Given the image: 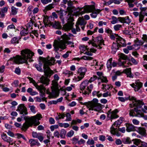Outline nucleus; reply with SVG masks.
<instances>
[{
  "label": "nucleus",
  "mask_w": 147,
  "mask_h": 147,
  "mask_svg": "<svg viewBox=\"0 0 147 147\" xmlns=\"http://www.w3.org/2000/svg\"><path fill=\"white\" fill-rule=\"evenodd\" d=\"M21 55H17L12 59L13 61L16 64L27 63V60L31 59L34 55V53L28 49H26L21 51Z\"/></svg>",
  "instance_id": "nucleus-1"
},
{
  "label": "nucleus",
  "mask_w": 147,
  "mask_h": 147,
  "mask_svg": "<svg viewBox=\"0 0 147 147\" xmlns=\"http://www.w3.org/2000/svg\"><path fill=\"white\" fill-rule=\"evenodd\" d=\"M42 118V115L40 114H37L36 115L30 118L25 117L24 119L26 121V122L23 124L22 129L25 131L29 127L32 126L33 124L35 126L39 125L40 122L38 120Z\"/></svg>",
  "instance_id": "nucleus-2"
},
{
  "label": "nucleus",
  "mask_w": 147,
  "mask_h": 147,
  "mask_svg": "<svg viewBox=\"0 0 147 147\" xmlns=\"http://www.w3.org/2000/svg\"><path fill=\"white\" fill-rule=\"evenodd\" d=\"M40 60L44 63L43 69L45 75L47 76L50 77L54 73L53 71L51 69L49 66L51 65L54 64L55 60L54 58L51 57L49 59H47L42 57H39Z\"/></svg>",
  "instance_id": "nucleus-3"
},
{
  "label": "nucleus",
  "mask_w": 147,
  "mask_h": 147,
  "mask_svg": "<svg viewBox=\"0 0 147 147\" xmlns=\"http://www.w3.org/2000/svg\"><path fill=\"white\" fill-rule=\"evenodd\" d=\"M128 98L130 100H133L132 103L129 104V107L130 108L135 107L134 110L136 113L135 116L139 117H142L143 113L140 110L138 109L141 108L142 106L144 105V103L140 100H137L136 98L133 97H130L129 96Z\"/></svg>",
  "instance_id": "nucleus-4"
},
{
  "label": "nucleus",
  "mask_w": 147,
  "mask_h": 147,
  "mask_svg": "<svg viewBox=\"0 0 147 147\" xmlns=\"http://www.w3.org/2000/svg\"><path fill=\"white\" fill-rule=\"evenodd\" d=\"M73 7H68L67 9L68 12V14L66 16V18L67 19V23L65 24L63 27V29L66 31L69 30L71 28L74 24L73 23L74 20L73 15L72 14Z\"/></svg>",
  "instance_id": "nucleus-5"
},
{
  "label": "nucleus",
  "mask_w": 147,
  "mask_h": 147,
  "mask_svg": "<svg viewBox=\"0 0 147 147\" xmlns=\"http://www.w3.org/2000/svg\"><path fill=\"white\" fill-rule=\"evenodd\" d=\"M98 100L96 98H94L92 101L88 103H83L80 102V103L86 106L89 110H94L96 111H99L102 109V105L98 103Z\"/></svg>",
  "instance_id": "nucleus-6"
},
{
  "label": "nucleus",
  "mask_w": 147,
  "mask_h": 147,
  "mask_svg": "<svg viewBox=\"0 0 147 147\" xmlns=\"http://www.w3.org/2000/svg\"><path fill=\"white\" fill-rule=\"evenodd\" d=\"M62 37L64 40L58 41L55 40L54 42L53 46L54 47V50L56 52L59 50V48L63 50L65 49L66 47L65 44L66 42L65 41L70 39L68 36L65 34L63 35Z\"/></svg>",
  "instance_id": "nucleus-7"
},
{
  "label": "nucleus",
  "mask_w": 147,
  "mask_h": 147,
  "mask_svg": "<svg viewBox=\"0 0 147 147\" xmlns=\"http://www.w3.org/2000/svg\"><path fill=\"white\" fill-rule=\"evenodd\" d=\"M28 78L29 79L30 81V82L32 83L36 89L39 91L40 93V96L42 97H44L45 94V88L42 85H41L40 86L38 85L37 84L32 78L28 77Z\"/></svg>",
  "instance_id": "nucleus-8"
},
{
  "label": "nucleus",
  "mask_w": 147,
  "mask_h": 147,
  "mask_svg": "<svg viewBox=\"0 0 147 147\" xmlns=\"http://www.w3.org/2000/svg\"><path fill=\"white\" fill-rule=\"evenodd\" d=\"M86 21L83 18L80 17L78 19L77 22H76V28H72L70 29H71L72 32L74 34H76L77 32H79L80 31V28L79 26L80 25L81 26H85L86 24Z\"/></svg>",
  "instance_id": "nucleus-9"
},
{
  "label": "nucleus",
  "mask_w": 147,
  "mask_h": 147,
  "mask_svg": "<svg viewBox=\"0 0 147 147\" xmlns=\"http://www.w3.org/2000/svg\"><path fill=\"white\" fill-rule=\"evenodd\" d=\"M88 42L92 44V46L96 47H99L98 48L101 49L102 47L100 45L103 44V40L101 37L98 36L93 39L92 40H90Z\"/></svg>",
  "instance_id": "nucleus-10"
},
{
  "label": "nucleus",
  "mask_w": 147,
  "mask_h": 147,
  "mask_svg": "<svg viewBox=\"0 0 147 147\" xmlns=\"http://www.w3.org/2000/svg\"><path fill=\"white\" fill-rule=\"evenodd\" d=\"M111 18L112 20L111 22V23L112 24H115L117 23L118 20L119 22L123 23L129 24L131 22L128 16H126L124 18L119 17L117 18L116 17L113 16Z\"/></svg>",
  "instance_id": "nucleus-11"
},
{
  "label": "nucleus",
  "mask_w": 147,
  "mask_h": 147,
  "mask_svg": "<svg viewBox=\"0 0 147 147\" xmlns=\"http://www.w3.org/2000/svg\"><path fill=\"white\" fill-rule=\"evenodd\" d=\"M51 92L48 90H47V94H49V98H56L58 96L59 94V88H51Z\"/></svg>",
  "instance_id": "nucleus-12"
},
{
  "label": "nucleus",
  "mask_w": 147,
  "mask_h": 147,
  "mask_svg": "<svg viewBox=\"0 0 147 147\" xmlns=\"http://www.w3.org/2000/svg\"><path fill=\"white\" fill-rule=\"evenodd\" d=\"M16 111H19L21 114L26 115L28 113L27 108L24 104L20 105L18 106Z\"/></svg>",
  "instance_id": "nucleus-13"
},
{
  "label": "nucleus",
  "mask_w": 147,
  "mask_h": 147,
  "mask_svg": "<svg viewBox=\"0 0 147 147\" xmlns=\"http://www.w3.org/2000/svg\"><path fill=\"white\" fill-rule=\"evenodd\" d=\"M86 13L91 12L93 11L95 9V7L94 5H86L84 7L80 8L78 7L77 9H78L79 11H81L83 8Z\"/></svg>",
  "instance_id": "nucleus-14"
},
{
  "label": "nucleus",
  "mask_w": 147,
  "mask_h": 147,
  "mask_svg": "<svg viewBox=\"0 0 147 147\" xmlns=\"http://www.w3.org/2000/svg\"><path fill=\"white\" fill-rule=\"evenodd\" d=\"M111 109L107 113V116L110 118L111 120V121H112V119H115L118 117V116L116 115L117 111L116 110H115L112 112H111Z\"/></svg>",
  "instance_id": "nucleus-15"
},
{
  "label": "nucleus",
  "mask_w": 147,
  "mask_h": 147,
  "mask_svg": "<svg viewBox=\"0 0 147 147\" xmlns=\"http://www.w3.org/2000/svg\"><path fill=\"white\" fill-rule=\"evenodd\" d=\"M142 83L139 81H136L135 83H133L131 84V86L134 88L135 90L138 91L142 87Z\"/></svg>",
  "instance_id": "nucleus-16"
},
{
  "label": "nucleus",
  "mask_w": 147,
  "mask_h": 147,
  "mask_svg": "<svg viewBox=\"0 0 147 147\" xmlns=\"http://www.w3.org/2000/svg\"><path fill=\"white\" fill-rule=\"evenodd\" d=\"M86 71V69L85 68H80L79 69L78 72L80 73V76L78 77V80H77L78 81L80 80L83 78Z\"/></svg>",
  "instance_id": "nucleus-17"
},
{
  "label": "nucleus",
  "mask_w": 147,
  "mask_h": 147,
  "mask_svg": "<svg viewBox=\"0 0 147 147\" xmlns=\"http://www.w3.org/2000/svg\"><path fill=\"white\" fill-rule=\"evenodd\" d=\"M116 41L119 45V47H124L126 46L125 40L120 36L116 38Z\"/></svg>",
  "instance_id": "nucleus-18"
},
{
  "label": "nucleus",
  "mask_w": 147,
  "mask_h": 147,
  "mask_svg": "<svg viewBox=\"0 0 147 147\" xmlns=\"http://www.w3.org/2000/svg\"><path fill=\"white\" fill-rule=\"evenodd\" d=\"M1 137L4 141L9 143L10 144H13V143H10L13 141V139L8 137L6 134L3 133L1 135Z\"/></svg>",
  "instance_id": "nucleus-19"
},
{
  "label": "nucleus",
  "mask_w": 147,
  "mask_h": 147,
  "mask_svg": "<svg viewBox=\"0 0 147 147\" xmlns=\"http://www.w3.org/2000/svg\"><path fill=\"white\" fill-rule=\"evenodd\" d=\"M51 19H52V18L49 17L47 16H44L43 22L46 27L51 25L52 22L50 20Z\"/></svg>",
  "instance_id": "nucleus-20"
},
{
  "label": "nucleus",
  "mask_w": 147,
  "mask_h": 147,
  "mask_svg": "<svg viewBox=\"0 0 147 147\" xmlns=\"http://www.w3.org/2000/svg\"><path fill=\"white\" fill-rule=\"evenodd\" d=\"M50 80L47 77L42 76L40 79V82L44 84L47 85L49 84Z\"/></svg>",
  "instance_id": "nucleus-21"
},
{
  "label": "nucleus",
  "mask_w": 147,
  "mask_h": 147,
  "mask_svg": "<svg viewBox=\"0 0 147 147\" xmlns=\"http://www.w3.org/2000/svg\"><path fill=\"white\" fill-rule=\"evenodd\" d=\"M118 64L119 66H122L124 67H129L131 65L130 63L127 62L126 61L123 62H121V61L118 62Z\"/></svg>",
  "instance_id": "nucleus-22"
},
{
  "label": "nucleus",
  "mask_w": 147,
  "mask_h": 147,
  "mask_svg": "<svg viewBox=\"0 0 147 147\" xmlns=\"http://www.w3.org/2000/svg\"><path fill=\"white\" fill-rule=\"evenodd\" d=\"M89 82L85 80L83 82L80 84V88L81 90H83L88 85Z\"/></svg>",
  "instance_id": "nucleus-23"
},
{
  "label": "nucleus",
  "mask_w": 147,
  "mask_h": 147,
  "mask_svg": "<svg viewBox=\"0 0 147 147\" xmlns=\"http://www.w3.org/2000/svg\"><path fill=\"white\" fill-rule=\"evenodd\" d=\"M93 88V85L92 84H91L89 86H87L86 89V90H85L84 92L83 93V94L86 95L89 94L91 91L92 89Z\"/></svg>",
  "instance_id": "nucleus-24"
},
{
  "label": "nucleus",
  "mask_w": 147,
  "mask_h": 147,
  "mask_svg": "<svg viewBox=\"0 0 147 147\" xmlns=\"http://www.w3.org/2000/svg\"><path fill=\"white\" fill-rule=\"evenodd\" d=\"M58 14L60 16V18L62 21L64 23L63 15H66L67 13V11H57Z\"/></svg>",
  "instance_id": "nucleus-25"
},
{
  "label": "nucleus",
  "mask_w": 147,
  "mask_h": 147,
  "mask_svg": "<svg viewBox=\"0 0 147 147\" xmlns=\"http://www.w3.org/2000/svg\"><path fill=\"white\" fill-rule=\"evenodd\" d=\"M110 132L111 134L114 135H116L117 136H120L121 134L115 128H111Z\"/></svg>",
  "instance_id": "nucleus-26"
},
{
  "label": "nucleus",
  "mask_w": 147,
  "mask_h": 147,
  "mask_svg": "<svg viewBox=\"0 0 147 147\" xmlns=\"http://www.w3.org/2000/svg\"><path fill=\"white\" fill-rule=\"evenodd\" d=\"M126 127V130L128 132L133 131L135 129V127L132 124H127Z\"/></svg>",
  "instance_id": "nucleus-27"
},
{
  "label": "nucleus",
  "mask_w": 147,
  "mask_h": 147,
  "mask_svg": "<svg viewBox=\"0 0 147 147\" xmlns=\"http://www.w3.org/2000/svg\"><path fill=\"white\" fill-rule=\"evenodd\" d=\"M50 25L52 26L54 28L56 29H59L61 28L60 24L58 22H55L54 23L51 22Z\"/></svg>",
  "instance_id": "nucleus-28"
},
{
  "label": "nucleus",
  "mask_w": 147,
  "mask_h": 147,
  "mask_svg": "<svg viewBox=\"0 0 147 147\" xmlns=\"http://www.w3.org/2000/svg\"><path fill=\"white\" fill-rule=\"evenodd\" d=\"M125 71L127 77H129L130 78H132L133 77L131 72V68H127Z\"/></svg>",
  "instance_id": "nucleus-29"
},
{
  "label": "nucleus",
  "mask_w": 147,
  "mask_h": 147,
  "mask_svg": "<svg viewBox=\"0 0 147 147\" xmlns=\"http://www.w3.org/2000/svg\"><path fill=\"white\" fill-rule=\"evenodd\" d=\"M138 130V132L140 134L143 136H146V130L144 128L139 127Z\"/></svg>",
  "instance_id": "nucleus-30"
},
{
  "label": "nucleus",
  "mask_w": 147,
  "mask_h": 147,
  "mask_svg": "<svg viewBox=\"0 0 147 147\" xmlns=\"http://www.w3.org/2000/svg\"><path fill=\"white\" fill-rule=\"evenodd\" d=\"M119 57V62L121 61V59L126 60L128 59L127 56L126 55L122 53H121L120 54Z\"/></svg>",
  "instance_id": "nucleus-31"
},
{
  "label": "nucleus",
  "mask_w": 147,
  "mask_h": 147,
  "mask_svg": "<svg viewBox=\"0 0 147 147\" xmlns=\"http://www.w3.org/2000/svg\"><path fill=\"white\" fill-rule=\"evenodd\" d=\"M27 91L28 92L30 93V94L32 96H34L38 94V93L36 91H33V90L31 88H29Z\"/></svg>",
  "instance_id": "nucleus-32"
},
{
  "label": "nucleus",
  "mask_w": 147,
  "mask_h": 147,
  "mask_svg": "<svg viewBox=\"0 0 147 147\" xmlns=\"http://www.w3.org/2000/svg\"><path fill=\"white\" fill-rule=\"evenodd\" d=\"M119 47H119V45L117 42L114 43V42L112 46V49L113 50H114V51H115L119 49Z\"/></svg>",
  "instance_id": "nucleus-33"
},
{
  "label": "nucleus",
  "mask_w": 147,
  "mask_h": 147,
  "mask_svg": "<svg viewBox=\"0 0 147 147\" xmlns=\"http://www.w3.org/2000/svg\"><path fill=\"white\" fill-rule=\"evenodd\" d=\"M52 82V86H51V88H59L57 81L53 80Z\"/></svg>",
  "instance_id": "nucleus-34"
},
{
  "label": "nucleus",
  "mask_w": 147,
  "mask_h": 147,
  "mask_svg": "<svg viewBox=\"0 0 147 147\" xmlns=\"http://www.w3.org/2000/svg\"><path fill=\"white\" fill-rule=\"evenodd\" d=\"M18 12V9L14 6H12L11 7V14L15 15H16Z\"/></svg>",
  "instance_id": "nucleus-35"
},
{
  "label": "nucleus",
  "mask_w": 147,
  "mask_h": 147,
  "mask_svg": "<svg viewBox=\"0 0 147 147\" xmlns=\"http://www.w3.org/2000/svg\"><path fill=\"white\" fill-rule=\"evenodd\" d=\"M112 61V58H111L108 61L107 63V68L110 70L112 66H111V63Z\"/></svg>",
  "instance_id": "nucleus-36"
},
{
  "label": "nucleus",
  "mask_w": 147,
  "mask_h": 147,
  "mask_svg": "<svg viewBox=\"0 0 147 147\" xmlns=\"http://www.w3.org/2000/svg\"><path fill=\"white\" fill-rule=\"evenodd\" d=\"M66 133V131L64 129H62L60 133V137L62 138H65V135Z\"/></svg>",
  "instance_id": "nucleus-37"
},
{
  "label": "nucleus",
  "mask_w": 147,
  "mask_h": 147,
  "mask_svg": "<svg viewBox=\"0 0 147 147\" xmlns=\"http://www.w3.org/2000/svg\"><path fill=\"white\" fill-rule=\"evenodd\" d=\"M132 141L134 142L133 143L134 144L138 146H139V145L140 143L141 142V140L140 139H133Z\"/></svg>",
  "instance_id": "nucleus-38"
},
{
  "label": "nucleus",
  "mask_w": 147,
  "mask_h": 147,
  "mask_svg": "<svg viewBox=\"0 0 147 147\" xmlns=\"http://www.w3.org/2000/svg\"><path fill=\"white\" fill-rule=\"evenodd\" d=\"M53 8V5H49L45 7V9L44 10H43V11L45 13L47 11L50 10Z\"/></svg>",
  "instance_id": "nucleus-39"
},
{
  "label": "nucleus",
  "mask_w": 147,
  "mask_h": 147,
  "mask_svg": "<svg viewBox=\"0 0 147 147\" xmlns=\"http://www.w3.org/2000/svg\"><path fill=\"white\" fill-rule=\"evenodd\" d=\"M125 1L127 2L130 7H133L134 6V4L133 3L134 2V0H125Z\"/></svg>",
  "instance_id": "nucleus-40"
},
{
  "label": "nucleus",
  "mask_w": 147,
  "mask_h": 147,
  "mask_svg": "<svg viewBox=\"0 0 147 147\" xmlns=\"http://www.w3.org/2000/svg\"><path fill=\"white\" fill-rule=\"evenodd\" d=\"M11 42V43L12 44H14L16 43H18L19 42L18 39L16 37H14V38H12Z\"/></svg>",
  "instance_id": "nucleus-41"
},
{
  "label": "nucleus",
  "mask_w": 147,
  "mask_h": 147,
  "mask_svg": "<svg viewBox=\"0 0 147 147\" xmlns=\"http://www.w3.org/2000/svg\"><path fill=\"white\" fill-rule=\"evenodd\" d=\"M123 142L125 144H129L131 143V142L129 138H127L124 139L123 141Z\"/></svg>",
  "instance_id": "nucleus-42"
},
{
  "label": "nucleus",
  "mask_w": 147,
  "mask_h": 147,
  "mask_svg": "<svg viewBox=\"0 0 147 147\" xmlns=\"http://www.w3.org/2000/svg\"><path fill=\"white\" fill-rule=\"evenodd\" d=\"M74 132L73 130H71L68 132L66 135L67 137H71L74 135Z\"/></svg>",
  "instance_id": "nucleus-43"
},
{
  "label": "nucleus",
  "mask_w": 147,
  "mask_h": 147,
  "mask_svg": "<svg viewBox=\"0 0 147 147\" xmlns=\"http://www.w3.org/2000/svg\"><path fill=\"white\" fill-rule=\"evenodd\" d=\"M66 119L65 120L66 121H71V116L70 114L67 113L66 114Z\"/></svg>",
  "instance_id": "nucleus-44"
},
{
  "label": "nucleus",
  "mask_w": 147,
  "mask_h": 147,
  "mask_svg": "<svg viewBox=\"0 0 147 147\" xmlns=\"http://www.w3.org/2000/svg\"><path fill=\"white\" fill-rule=\"evenodd\" d=\"M93 96L97 95V96L99 97L101 96L102 94L100 93L99 91H94L92 93Z\"/></svg>",
  "instance_id": "nucleus-45"
},
{
  "label": "nucleus",
  "mask_w": 147,
  "mask_h": 147,
  "mask_svg": "<svg viewBox=\"0 0 147 147\" xmlns=\"http://www.w3.org/2000/svg\"><path fill=\"white\" fill-rule=\"evenodd\" d=\"M28 33L27 29L24 28L21 32L20 34L24 36Z\"/></svg>",
  "instance_id": "nucleus-46"
},
{
  "label": "nucleus",
  "mask_w": 147,
  "mask_h": 147,
  "mask_svg": "<svg viewBox=\"0 0 147 147\" xmlns=\"http://www.w3.org/2000/svg\"><path fill=\"white\" fill-rule=\"evenodd\" d=\"M103 87L102 88L105 89L106 90H109L111 88H112L111 86L109 85L102 84Z\"/></svg>",
  "instance_id": "nucleus-47"
},
{
  "label": "nucleus",
  "mask_w": 147,
  "mask_h": 147,
  "mask_svg": "<svg viewBox=\"0 0 147 147\" xmlns=\"http://www.w3.org/2000/svg\"><path fill=\"white\" fill-rule=\"evenodd\" d=\"M122 27V25L120 24H117L114 26V29L115 31H118L120 28Z\"/></svg>",
  "instance_id": "nucleus-48"
},
{
  "label": "nucleus",
  "mask_w": 147,
  "mask_h": 147,
  "mask_svg": "<svg viewBox=\"0 0 147 147\" xmlns=\"http://www.w3.org/2000/svg\"><path fill=\"white\" fill-rule=\"evenodd\" d=\"M97 78V77L96 76L94 75L92 77H91L90 79L88 81L89 82H91L94 81Z\"/></svg>",
  "instance_id": "nucleus-49"
},
{
  "label": "nucleus",
  "mask_w": 147,
  "mask_h": 147,
  "mask_svg": "<svg viewBox=\"0 0 147 147\" xmlns=\"http://www.w3.org/2000/svg\"><path fill=\"white\" fill-rule=\"evenodd\" d=\"M87 144L89 145H93L94 144V140L92 139H88L87 142Z\"/></svg>",
  "instance_id": "nucleus-50"
},
{
  "label": "nucleus",
  "mask_w": 147,
  "mask_h": 147,
  "mask_svg": "<svg viewBox=\"0 0 147 147\" xmlns=\"http://www.w3.org/2000/svg\"><path fill=\"white\" fill-rule=\"evenodd\" d=\"M29 107L30 109L32 112L34 113H36V111L35 110V107L33 105H29Z\"/></svg>",
  "instance_id": "nucleus-51"
},
{
  "label": "nucleus",
  "mask_w": 147,
  "mask_h": 147,
  "mask_svg": "<svg viewBox=\"0 0 147 147\" xmlns=\"http://www.w3.org/2000/svg\"><path fill=\"white\" fill-rule=\"evenodd\" d=\"M139 21L141 22L143 20L144 17V16L142 14V12H140L139 15Z\"/></svg>",
  "instance_id": "nucleus-52"
},
{
  "label": "nucleus",
  "mask_w": 147,
  "mask_h": 147,
  "mask_svg": "<svg viewBox=\"0 0 147 147\" xmlns=\"http://www.w3.org/2000/svg\"><path fill=\"white\" fill-rule=\"evenodd\" d=\"M82 58L85 60H91L93 59L92 57L88 56H84L82 57Z\"/></svg>",
  "instance_id": "nucleus-53"
},
{
  "label": "nucleus",
  "mask_w": 147,
  "mask_h": 147,
  "mask_svg": "<svg viewBox=\"0 0 147 147\" xmlns=\"http://www.w3.org/2000/svg\"><path fill=\"white\" fill-rule=\"evenodd\" d=\"M119 36L118 34H114L113 33L110 35V37L113 40H115V37H118Z\"/></svg>",
  "instance_id": "nucleus-54"
},
{
  "label": "nucleus",
  "mask_w": 147,
  "mask_h": 147,
  "mask_svg": "<svg viewBox=\"0 0 147 147\" xmlns=\"http://www.w3.org/2000/svg\"><path fill=\"white\" fill-rule=\"evenodd\" d=\"M101 79L102 82H108L107 78L106 77L102 76L100 78H98V79Z\"/></svg>",
  "instance_id": "nucleus-55"
},
{
  "label": "nucleus",
  "mask_w": 147,
  "mask_h": 147,
  "mask_svg": "<svg viewBox=\"0 0 147 147\" xmlns=\"http://www.w3.org/2000/svg\"><path fill=\"white\" fill-rule=\"evenodd\" d=\"M35 67L38 71L42 72L43 70L40 65L38 64H36L35 65Z\"/></svg>",
  "instance_id": "nucleus-56"
},
{
  "label": "nucleus",
  "mask_w": 147,
  "mask_h": 147,
  "mask_svg": "<svg viewBox=\"0 0 147 147\" xmlns=\"http://www.w3.org/2000/svg\"><path fill=\"white\" fill-rule=\"evenodd\" d=\"M80 49L81 51H84L87 49V46L84 45H81L80 46Z\"/></svg>",
  "instance_id": "nucleus-57"
},
{
  "label": "nucleus",
  "mask_w": 147,
  "mask_h": 147,
  "mask_svg": "<svg viewBox=\"0 0 147 147\" xmlns=\"http://www.w3.org/2000/svg\"><path fill=\"white\" fill-rule=\"evenodd\" d=\"M29 142L32 146L36 144L37 143V142L33 139L30 140Z\"/></svg>",
  "instance_id": "nucleus-58"
},
{
  "label": "nucleus",
  "mask_w": 147,
  "mask_h": 147,
  "mask_svg": "<svg viewBox=\"0 0 147 147\" xmlns=\"http://www.w3.org/2000/svg\"><path fill=\"white\" fill-rule=\"evenodd\" d=\"M133 109H131L129 111V115L130 116L134 117L135 116L136 114Z\"/></svg>",
  "instance_id": "nucleus-59"
},
{
  "label": "nucleus",
  "mask_w": 147,
  "mask_h": 147,
  "mask_svg": "<svg viewBox=\"0 0 147 147\" xmlns=\"http://www.w3.org/2000/svg\"><path fill=\"white\" fill-rule=\"evenodd\" d=\"M101 11V10L100 9H95V8L92 12L93 13L97 15V14H98Z\"/></svg>",
  "instance_id": "nucleus-60"
},
{
  "label": "nucleus",
  "mask_w": 147,
  "mask_h": 147,
  "mask_svg": "<svg viewBox=\"0 0 147 147\" xmlns=\"http://www.w3.org/2000/svg\"><path fill=\"white\" fill-rule=\"evenodd\" d=\"M120 123H119L117 121H116L112 125L111 127H113V128H115L114 126H116V127L118 126V125H120Z\"/></svg>",
  "instance_id": "nucleus-61"
},
{
  "label": "nucleus",
  "mask_w": 147,
  "mask_h": 147,
  "mask_svg": "<svg viewBox=\"0 0 147 147\" xmlns=\"http://www.w3.org/2000/svg\"><path fill=\"white\" fill-rule=\"evenodd\" d=\"M141 143V145L140 146H138L139 147H147V143L145 142H142Z\"/></svg>",
  "instance_id": "nucleus-62"
},
{
  "label": "nucleus",
  "mask_w": 147,
  "mask_h": 147,
  "mask_svg": "<svg viewBox=\"0 0 147 147\" xmlns=\"http://www.w3.org/2000/svg\"><path fill=\"white\" fill-rule=\"evenodd\" d=\"M72 143L73 144H76L77 143H78V139L76 138L75 137H74L73 138L72 140Z\"/></svg>",
  "instance_id": "nucleus-63"
},
{
  "label": "nucleus",
  "mask_w": 147,
  "mask_h": 147,
  "mask_svg": "<svg viewBox=\"0 0 147 147\" xmlns=\"http://www.w3.org/2000/svg\"><path fill=\"white\" fill-rule=\"evenodd\" d=\"M102 96L104 97H106L108 96H111V94L110 92H107L103 93L102 94Z\"/></svg>",
  "instance_id": "nucleus-64"
}]
</instances>
